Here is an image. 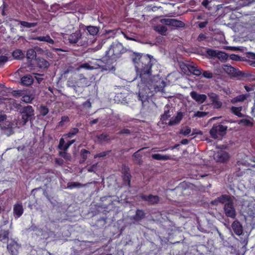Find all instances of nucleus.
I'll return each mask as SVG.
<instances>
[{
    "label": "nucleus",
    "mask_w": 255,
    "mask_h": 255,
    "mask_svg": "<svg viewBox=\"0 0 255 255\" xmlns=\"http://www.w3.org/2000/svg\"><path fill=\"white\" fill-rule=\"evenodd\" d=\"M154 29L162 35H164V33H166L167 30V28L163 25L156 26L155 27Z\"/></svg>",
    "instance_id": "ea45409f"
},
{
    "label": "nucleus",
    "mask_w": 255,
    "mask_h": 255,
    "mask_svg": "<svg viewBox=\"0 0 255 255\" xmlns=\"http://www.w3.org/2000/svg\"><path fill=\"white\" fill-rule=\"evenodd\" d=\"M21 83L25 86H29L33 82V77L30 75H26L21 78Z\"/></svg>",
    "instance_id": "b1692460"
},
{
    "label": "nucleus",
    "mask_w": 255,
    "mask_h": 255,
    "mask_svg": "<svg viewBox=\"0 0 255 255\" xmlns=\"http://www.w3.org/2000/svg\"><path fill=\"white\" fill-rule=\"evenodd\" d=\"M152 158L157 160H172L173 159V158L170 155H162L158 153L152 154Z\"/></svg>",
    "instance_id": "5701e85b"
},
{
    "label": "nucleus",
    "mask_w": 255,
    "mask_h": 255,
    "mask_svg": "<svg viewBox=\"0 0 255 255\" xmlns=\"http://www.w3.org/2000/svg\"><path fill=\"white\" fill-rule=\"evenodd\" d=\"M40 115L43 117L45 116L49 112V109L46 106L41 105L39 108Z\"/></svg>",
    "instance_id": "e433bc0d"
},
{
    "label": "nucleus",
    "mask_w": 255,
    "mask_h": 255,
    "mask_svg": "<svg viewBox=\"0 0 255 255\" xmlns=\"http://www.w3.org/2000/svg\"><path fill=\"white\" fill-rule=\"evenodd\" d=\"M187 68L188 70V71L191 73V74H192L193 72H194V71L195 70V69L196 68V66L195 65H190V64H188L187 65Z\"/></svg>",
    "instance_id": "4d7b16f0"
},
{
    "label": "nucleus",
    "mask_w": 255,
    "mask_h": 255,
    "mask_svg": "<svg viewBox=\"0 0 255 255\" xmlns=\"http://www.w3.org/2000/svg\"><path fill=\"white\" fill-rule=\"evenodd\" d=\"M36 52L32 49H28L26 52V57L28 59H33L36 57Z\"/></svg>",
    "instance_id": "58836bf2"
},
{
    "label": "nucleus",
    "mask_w": 255,
    "mask_h": 255,
    "mask_svg": "<svg viewBox=\"0 0 255 255\" xmlns=\"http://www.w3.org/2000/svg\"><path fill=\"white\" fill-rule=\"evenodd\" d=\"M202 74L201 70L199 69L197 66L196 67L195 70L193 72L192 74L199 76Z\"/></svg>",
    "instance_id": "bf43d9fd"
},
{
    "label": "nucleus",
    "mask_w": 255,
    "mask_h": 255,
    "mask_svg": "<svg viewBox=\"0 0 255 255\" xmlns=\"http://www.w3.org/2000/svg\"><path fill=\"white\" fill-rule=\"evenodd\" d=\"M77 86L78 88H84L89 86V81L88 78L83 75H80L79 78L77 79Z\"/></svg>",
    "instance_id": "a211bd4d"
},
{
    "label": "nucleus",
    "mask_w": 255,
    "mask_h": 255,
    "mask_svg": "<svg viewBox=\"0 0 255 255\" xmlns=\"http://www.w3.org/2000/svg\"><path fill=\"white\" fill-rule=\"evenodd\" d=\"M190 96L198 104H203L207 99V96L205 94H198L196 91H192L190 93Z\"/></svg>",
    "instance_id": "f8f14e48"
},
{
    "label": "nucleus",
    "mask_w": 255,
    "mask_h": 255,
    "mask_svg": "<svg viewBox=\"0 0 255 255\" xmlns=\"http://www.w3.org/2000/svg\"><path fill=\"white\" fill-rule=\"evenodd\" d=\"M24 209L21 202H17L13 206V214L16 218H19L23 214Z\"/></svg>",
    "instance_id": "2eb2a0df"
},
{
    "label": "nucleus",
    "mask_w": 255,
    "mask_h": 255,
    "mask_svg": "<svg viewBox=\"0 0 255 255\" xmlns=\"http://www.w3.org/2000/svg\"><path fill=\"white\" fill-rule=\"evenodd\" d=\"M207 114L208 113L205 112L197 111L196 113H195L193 117L202 118L205 117L207 115Z\"/></svg>",
    "instance_id": "49530a36"
},
{
    "label": "nucleus",
    "mask_w": 255,
    "mask_h": 255,
    "mask_svg": "<svg viewBox=\"0 0 255 255\" xmlns=\"http://www.w3.org/2000/svg\"><path fill=\"white\" fill-rule=\"evenodd\" d=\"M7 6V5L6 4V3L4 1H3L2 4L0 6V7L2 8V11H1L2 15H5V13L4 12V9Z\"/></svg>",
    "instance_id": "69168bd1"
},
{
    "label": "nucleus",
    "mask_w": 255,
    "mask_h": 255,
    "mask_svg": "<svg viewBox=\"0 0 255 255\" xmlns=\"http://www.w3.org/2000/svg\"><path fill=\"white\" fill-rule=\"evenodd\" d=\"M191 131V128L188 126H186L184 128L181 129L180 133L184 135H187L190 133Z\"/></svg>",
    "instance_id": "c03bdc74"
},
{
    "label": "nucleus",
    "mask_w": 255,
    "mask_h": 255,
    "mask_svg": "<svg viewBox=\"0 0 255 255\" xmlns=\"http://www.w3.org/2000/svg\"><path fill=\"white\" fill-rule=\"evenodd\" d=\"M7 249L11 255H17L18 245L16 242L13 241L7 245Z\"/></svg>",
    "instance_id": "f3484780"
},
{
    "label": "nucleus",
    "mask_w": 255,
    "mask_h": 255,
    "mask_svg": "<svg viewBox=\"0 0 255 255\" xmlns=\"http://www.w3.org/2000/svg\"><path fill=\"white\" fill-rule=\"evenodd\" d=\"M224 71L232 77H239L243 76V73L238 69L231 65H225L223 67Z\"/></svg>",
    "instance_id": "0eeeda50"
},
{
    "label": "nucleus",
    "mask_w": 255,
    "mask_h": 255,
    "mask_svg": "<svg viewBox=\"0 0 255 255\" xmlns=\"http://www.w3.org/2000/svg\"><path fill=\"white\" fill-rule=\"evenodd\" d=\"M145 148H146V147L141 148L133 154V160L135 163L138 164L139 165L142 164L143 162V161L142 160V155L140 154H139V152Z\"/></svg>",
    "instance_id": "6ab92c4d"
},
{
    "label": "nucleus",
    "mask_w": 255,
    "mask_h": 255,
    "mask_svg": "<svg viewBox=\"0 0 255 255\" xmlns=\"http://www.w3.org/2000/svg\"><path fill=\"white\" fill-rule=\"evenodd\" d=\"M87 185H88V183L82 184H81L79 182H70L68 183L67 186H68V188L72 189L75 187L80 188V187H86L87 186Z\"/></svg>",
    "instance_id": "7c9ffc66"
},
{
    "label": "nucleus",
    "mask_w": 255,
    "mask_h": 255,
    "mask_svg": "<svg viewBox=\"0 0 255 255\" xmlns=\"http://www.w3.org/2000/svg\"><path fill=\"white\" fill-rule=\"evenodd\" d=\"M36 63L37 66L40 68H47L49 67V63L43 58L38 57L36 59Z\"/></svg>",
    "instance_id": "4be33fe9"
},
{
    "label": "nucleus",
    "mask_w": 255,
    "mask_h": 255,
    "mask_svg": "<svg viewBox=\"0 0 255 255\" xmlns=\"http://www.w3.org/2000/svg\"><path fill=\"white\" fill-rule=\"evenodd\" d=\"M35 39L39 41L47 42L50 44H53L54 43V40L51 38L49 35H47L45 36H37Z\"/></svg>",
    "instance_id": "c85d7f7f"
},
{
    "label": "nucleus",
    "mask_w": 255,
    "mask_h": 255,
    "mask_svg": "<svg viewBox=\"0 0 255 255\" xmlns=\"http://www.w3.org/2000/svg\"><path fill=\"white\" fill-rule=\"evenodd\" d=\"M33 98L34 97L32 95H25L24 92H23V95L22 96L21 100L25 103H30L33 100Z\"/></svg>",
    "instance_id": "4c0bfd02"
},
{
    "label": "nucleus",
    "mask_w": 255,
    "mask_h": 255,
    "mask_svg": "<svg viewBox=\"0 0 255 255\" xmlns=\"http://www.w3.org/2000/svg\"><path fill=\"white\" fill-rule=\"evenodd\" d=\"M8 60V58L7 56L5 55L0 56V67H2Z\"/></svg>",
    "instance_id": "a18cd8bd"
},
{
    "label": "nucleus",
    "mask_w": 255,
    "mask_h": 255,
    "mask_svg": "<svg viewBox=\"0 0 255 255\" xmlns=\"http://www.w3.org/2000/svg\"><path fill=\"white\" fill-rule=\"evenodd\" d=\"M202 75L204 77L210 79L213 77V74L212 72L208 71H205L203 72Z\"/></svg>",
    "instance_id": "3c124183"
},
{
    "label": "nucleus",
    "mask_w": 255,
    "mask_h": 255,
    "mask_svg": "<svg viewBox=\"0 0 255 255\" xmlns=\"http://www.w3.org/2000/svg\"><path fill=\"white\" fill-rule=\"evenodd\" d=\"M169 111H166L164 112V114L162 116L161 118L163 120H166L168 117H170V115H169Z\"/></svg>",
    "instance_id": "052dcab7"
},
{
    "label": "nucleus",
    "mask_w": 255,
    "mask_h": 255,
    "mask_svg": "<svg viewBox=\"0 0 255 255\" xmlns=\"http://www.w3.org/2000/svg\"><path fill=\"white\" fill-rule=\"evenodd\" d=\"M208 24L207 21H201L198 23V26L200 28H203L205 27Z\"/></svg>",
    "instance_id": "680f3d73"
},
{
    "label": "nucleus",
    "mask_w": 255,
    "mask_h": 255,
    "mask_svg": "<svg viewBox=\"0 0 255 255\" xmlns=\"http://www.w3.org/2000/svg\"><path fill=\"white\" fill-rule=\"evenodd\" d=\"M20 25L24 27L31 28L36 26L37 25V22H29L25 21H19Z\"/></svg>",
    "instance_id": "f704fd0d"
},
{
    "label": "nucleus",
    "mask_w": 255,
    "mask_h": 255,
    "mask_svg": "<svg viewBox=\"0 0 255 255\" xmlns=\"http://www.w3.org/2000/svg\"><path fill=\"white\" fill-rule=\"evenodd\" d=\"M23 91L20 90H13L11 92V94L13 96L16 98L22 97L23 95Z\"/></svg>",
    "instance_id": "37998d69"
},
{
    "label": "nucleus",
    "mask_w": 255,
    "mask_h": 255,
    "mask_svg": "<svg viewBox=\"0 0 255 255\" xmlns=\"http://www.w3.org/2000/svg\"><path fill=\"white\" fill-rule=\"evenodd\" d=\"M179 145L178 144H175L174 146H170L168 148L165 149L163 151H165V150H167L168 149L173 150L174 149L176 148L178 146H179Z\"/></svg>",
    "instance_id": "774afa93"
},
{
    "label": "nucleus",
    "mask_w": 255,
    "mask_h": 255,
    "mask_svg": "<svg viewBox=\"0 0 255 255\" xmlns=\"http://www.w3.org/2000/svg\"><path fill=\"white\" fill-rule=\"evenodd\" d=\"M206 38H207V36L205 34H204L203 33H200L198 35V36L197 38V40L199 42H201V41L205 40Z\"/></svg>",
    "instance_id": "6e6d98bb"
},
{
    "label": "nucleus",
    "mask_w": 255,
    "mask_h": 255,
    "mask_svg": "<svg viewBox=\"0 0 255 255\" xmlns=\"http://www.w3.org/2000/svg\"><path fill=\"white\" fill-rule=\"evenodd\" d=\"M227 130V127L222 125H214L209 131L210 134L212 138L217 139L219 136H221L226 133Z\"/></svg>",
    "instance_id": "7ed1b4c3"
},
{
    "label": "nucleus",
    "mask_w": 255,
    "mask_h": 255,
    "mask_svg": "<svg viewBox=\"0 0 255 255\" xmlns=\"http://www.w3.org/2000/svg\"><path fill=\"white\" fill-rule=\"evenodd\" d=\"M82 37V33L80 30H77L70 34L65 33L63 35L65 40L68 41L71 44H75L78 42Z\"/></svg>",
    "instance_id": "423d86ee"
},
{
    "label": "nucleus",
    "mask_w": 255,
    "mask_h": 255,
    "mask_svg": "<svg viewBox=\"0 0 255 255\" xmlns=\"http://www.w3.org/2000/svg\"><path fill=\"white\" fill-rule=\"evenodd\" d=\"M86 29L90 35L95 36L99 32L100 27L99 26L89 25L86 26Z\"/></svg>",
    "instance_id": "393cba45"
},
{
    "label": "nucleus",
    "mask_w": 255,
    "mask_h": 255,
    "mask_svg": "<svg viewBox=\"0 0 255 255\" xmlns=\"http://www.w3.org/2000/svg\"><path fill=\"white\" fill-rule=\"evenodd\" d=\"M242 110V107H236L233 106L231 108V112L233 113L235 115L240 118H242L244 117V114L241 113Z\"/></svg>",
    "instance_id": "bb28decb"
},
{
    "label": "nucleus",
    "mask_w": 255,
    "mask_h": 255,
    "mask_svg": "<svg viewBox=\"0 0 255 255\" xmlns=\"http://www.w3.org/2000/svg\"><path fill=\"white\" fill-rule=\"evenodd\" d=\"M124 49L123 45L119 42L113 43L106 51L105 55L103 57V61L106 62L108 68L112 65L114 61L117 60L121 54L124 53Z\"/></svg>",
    "instance_id": "f03ea898"
},
{
    "label": "nucleus",
    "mask_w": 255,
    "mask_h": 255,
    "mask_svg": "<svg viewBox=\"0 0 255 255\" xmlns=\"http://www.w3.org/2000/svg\"><path fill=\"white\" fill-rule=\"evenodd\" d=\"M232 228L234 232L238 236L243 234V228L242 224L238 220L234 221L232 224Z\"/></svg>",
    "instance_id": "4468645a"
},
{
    "label": "nucleus",
    "mask_w": 255,
    "mask_h": 255,
    "mask_svg": "<svg viewBox=\"0 0 255 255\" xmlns=\"http://www.w3.org/2000/svg\"><path fill=\"white\" fill-rule=\"evenodd\" d=\"M90 154V152L86 149H82L80 151V155L82 158V162H84L88 158V155Z\"/></svg>",
    "instance_id": "72a5a7b5"
},
{
    "label": "nucleus",
    "mask_w": 255,
    "mask_h": 255,
    "mask_svg": "<svg viewBox=\"0 0 255 255\" xmlns=\"http://www.w3.org/2000/svg\"><path fill=\"white\" fill-rule=\"evenodd\" d=\"M230 59L235 61H238L240 59V56L238 55L233 54L230 55Z\"/></svg>",
    "instance_id": "e2e57ef3"
},
{
    "label": "nucleus",
    "mask_w": 255,
    "mask_h": 255,
    "mask_svg": "<svg viewBox=\"0 0 255 255\" xmlns=\"http://www.w3.org/2000/svg\"><path fill=\"white\" fill-rule=\"evenodd\" d=\"M141 199L143 200L149 202L151 204H156L159 201V197L157 195H153L149 194L147 196L144 194H142L140 196Z\"/></svg>",
    "instance_id": "ddd939ff"
},
{
    "label": "nucleus",
    "mask_w": 255,
    "mask_h": 255,
    "mask_svg": "<svg viewBox=\"0 0 255 255\" xmlns=\"http://www.w3.org/2000/svg\"><path fill=\"white\" fill-rule=\"evenodd\" d=\"M239 124H243L244 126L252 127L254 125V123L251 122L250 120L247 119H243L240 120L238 122Z\"/></svg>",
    "instance_id": "c9c22d12"
},
{
    "label": "nucleus",
    "mask_w": 255,
    "mask_h": 255,
    "mask_svg": "<svg viewBox=\"0 0 255 255\" xmlns=\"http://www.w3.org/2000/svg\"><path fill=\"white\" fill-rule=\"evenodd\" d=\"M218 200L219 201V203H226V202H229L230 201H232L231 199V197L226 194L222 195L220 197H218Z\"/></svg>",
    "instance_id": "473e14b6"
},
{
    "label": "nucleus",
    "mask_w": 255,
    "mask_h": 255,
    "mask_svg": "<svg viewBox=\"0 0 255 255\" xmlns=\"http://www.w3.org/2000/svg\"><path fill=\"white\" fill-rule=\"evenodd\" d=\"M183 114L182 112H178L175 117H173L172 119L169 122V125L173 126L179 123L183 119Z\"/></svg>",
    "instance_id": "412c9836"
},
{
    "label": "nucleus",
    "mask_w": 255,
    "mask_h": 255,
    "mask_svg": "<svg viewBox=\"0 0 255 255\" xmlns=\"http://www.w3.org/2000/svg\"><path fill=\"white\" fill-rule=\"evenodd\" d=\"M131 131L128 128H123L121 129L119 132V134H130Z\"/></svg>",
    "instance_id": "5fc2aeb1"
},
{
    "label": "nucleus",
    "mask_w": 255,
    "mask_h": 255,
    "mask_svg": "<svg viewBox=\"0 0 255 255\" xmlns=\"http://www.w3.org/2000/svg\"><path fill=\"white\" fill-rule=\"evenodd\" d=\"M206 53L208 55L213 57L220 58V55H224V58L227 57V54L226 53L221 51L217 52L216 50L212 49H208Z\"/></svg>",
    "instance_id": "aec40b11"
},
{
    "label": "nucleus",
    "mask_w": 255,
    "mask_h": 255,
    "mask_svg": "<svg viewBox=\"0 0 255 255\" xmlns=\"http://www.w3.org/2000/svg\"><path fill=\"white\" fill-rule=\"evenodd\" d=\"M66 143H65V141L63 138L61 137L60 139L59 143L58 145V148L60 150H64V149L65 148V144Z\"/></svg>",
    "instance_id": "8fccbe9b"
},
{
    "label": "nucleus",
    "mask_w": 255,
    "mask_h": 255,
    "mask_svg": "<svg viewBox=\"0 0 255 255\" xmlns=\"http://www.w3.org/2000/svg\"><path fill=\"white\" fill-rule=\"evenodd\" d=\"M214 158L217 162L224 163L229 160L230 156L228 152L220 150L214 154Z\"/></svg>",
    "instance_id": "9d476101"
},
{
    "label": "nucleus",
    "mask_w": 255,
    "mask_h": 255,
    "mask_svg": "<svg viewBox=\"0 0 255 255\" xmlns=\"http://www.w3.org/2000/svg\"><path fill=\"white\" fill-rule=\"evenodd\" d=\"M208 96L211 100L212 105L214 109H218L222 107L223 104L219 100V96L218 95L214 93H211L208 94Z\"/></svg>",
    "instance_id": "9b49d317"
},
{
    "label": "nucleus",
    "mask_w": 255,
    "mask_h": 255,
    "mask_svg": "<svg viewBox=\"0 0 255 255\" xmlns=\"http://www.w3.org/2000/svg\"><path fill=\"white\" fill-rule=\"evenodd\" d=\"M145 213L142 209H137L135 211V214L131 216L130 219L135 222H140L145 218Z\"/></svg>",
    "instance_id": "dca6fc26"
},
{
    "label": "nucleus",
    "mask_w": 255,
    "mask_h": 255,
    "mask_svg": "<svg viewBox=\"0 0 255 255\" xmlns=\"http://www.w3.org/2000/svg\"><path fill=\"white\" fill-rule=\"evenodd\" d=\"M6 119V116L2 112H0V123L4 121Z\"/></svg>",
    "instance_id": "0e129e2a"
},
{
    "label": "nucleus",
    "mask_w": 255,
    "mask_h": 255,
    "mask_svg": "<svg viewBox=\"0 0 255 255\" xmlns=\"http://www.w3.org/2000/svg\"><path fill=\"white\" fill-rule=\"evenodd\" d=\"M69 122L70 119L68 116H62L61 121L57 124V127H62L65 123H68Z\"/></svg>",
    "instance_id": "79ce46f5"
},
{
    "label": "nucleus",
    "mask_w": 255,
    "mask_h": 255,
    "mask_svg": "<svg viewBox=\"0 0 255 255\" xmlns=\"http://www.w3.org/2000/svg\"><path fill=\"white\" fill-rule=\"evenodd\" d=\"M76 141L75 139H72L71 140H69L66 144H65V148L64 149V151H66L68 149V148L71 146L72 144H73Z\"/></svg>",
    "instance_id": "864d4df0"
},
{
    "label": "nucleus",
    "mask_w": 255,
    "mask_h": 255,
    "mask_svg": "<svg viewBox=\"0 0 255 255\" xmlns=\"http://www.w3.org/2000/svg\"><path fill=\"white\" fill-rule=\"evenodd\" d=\"M110 152V151H104L100 152L99 153L96 154L94 156V158H97L98 157H104L107 156L108 153Z\"/></svg>",
    "instance_id": "09e8293b"
},
{
    "label": "nucleus",
    "mask_w": 255,
    "mask_h": 255,
    "mask_svg": "<svg viewBox=\"0 0 255 255\" xmlns=\"http://www.w3.org/2000/svg\"><path fill=\"white\" fill-rule=\"evenodd\" d=\"M224 210L227 217L232 219L236 218L237 214L233 201H230L225 204Z\"/></svg>",
    "instance_id": "1a4fd4ad"
},
{
    "label": "nucleus",
    "mask_w": 255,
    "mask_h": 255,
    "mask_svg": "<svg viewBox=\"0 0 255 255\" xmlns=\"http://www.w3.org/2000/svg\"><path fill=\"white\" fill-rule=\"evenodd\" d=\"M9 232L8 230H1L0 231V241L4 242L8 239Z\"/></svg>",
    "instance_id": "c756f323"
},
{
    "label": "nucleus",
    "mask_w": 255,
    "mask_h": 255,
    "mask_svg": "<svg viewBox=\"0 0 255 255\" xmlns=\"http://www.w3.org/2000/svg\"><path fill=\"white\" fill-rule=\"evenodd\" d=\"M156 60L153 56L148 54L135 53L133 58L136 76L141 80L138 86L139 87L138 97L141 101H143L144 95L141 91V88L147 87L150 84L151 77L152 75V68L156 62Z\"/></svg>",
    "instance_id": "f257e3e1"
},
{
    "label": "nucleus",
    "mask_w": 255,
    "mask_h": 255,
    "mask_svg": "<svg viewBox=\"0 0 255 255\" xmlns=\"http://www.w3.org/2000/svg\"><path fill=\"white\" fill-rule=\"evenodd\" d=\"M159 82L162 85H160V87H158V85H156L154 88L155 89H157V91H162L165 86V82L163 80L160 81Z\"/></svg>",
    "instance_id": "603ef678"
},
{
    "label": "nucleus",
    "mask_w": 255,
    "mask_h": 255,
    "mask_svg": "<svg viewBox=\"0 0 255 255\" xmlns=\"http://www.w3.org/2000/svg\"><path fill=\"white\" fill-rule=\"evenodd\" d=\"M98 139L101 141H105L109 140V135L107 133H101L97 135Z\"/></svg>",
    "instance_id": "a19ab883"
},
{
    "label": "nucleus",
    "mask_w": 255,
    "mask_h": 255,
    "mask_svg": "<svg viewBox=\"0 0 255 255\" xmlns=\"http://www.w3.org/2000/svg\"><path fill=\"white\" fill-rule=\"evenodd\" d=\"M79 131V129L77 128H72L67 133L64 134V136L68 138H72L76 134H77Z\"/></svg>",
    "instance_id": "2f4dec72"
},
{
    "label": "nucleus",
    "mask_w": 255,
    "mask_h": 255,
    "mask_svg": "<svg viewBox=\"0 0 255 255\" xmlns=\"http://www.w3.org/2000/svg\"><path fill=\"white\" fill-rule=\"evenodd\" d=\"M121 173L124 185L128 186V187H130L131 175L130 174L129 168L126 165H123Z\"/></svg>",
    "instance_id": "39448f33"
},
{
    "label": "nucleus",
    "mask_w": 255,
    "mask_h": 255,
    "mask_svg": "<svg viewBox=\"0 0 255 255\" xmlns=\"http://www.w3.org/2000/svg\"><path fill=\"white\" fill-rule=\"evenodd\" d=\"M247 98V95L245 94L240 95L235 98L236 101L237 102H243Z\"/></svg>",
    "instance_id": "de8ad7c7"
},
{
    "label": "nucleus",
    "mask_w": 255,
    "mask_h": 255,
    "mask_svg": "<svg viewBox=\"0 0 255 255\" xmlns=\"http://www.w3.org/2000/svg\"><path fill=\"white\" fill-rule=\"evenodd\" d=\"M77 79L70 78L67 81V86L69 87L72 88L76 92L77 91L78 87L77 86Z\"/></svg>",
    "instance_id": "cd10ccee"
},
{
    "label": "nucleus",
    "mask_w": 255,
    "mask_h": 255,
    "mask_svg": "<svg viewBox=\"0 0 255 255\" xmlns=\"http://www.w3.org/2000/svg\"><path fill=\"white\" fill-rule=\"evenodd\" d=\"M43 75L39 74H36V75L35 76V78L38 83H40L43 80V78L42 76Z\"/></svg>",
    "instance_id": "13d9d810"
},
{
    "label": "nucleus",
    "mask_w": 255,
    "mask_h": 255,
    "mask_svg": "<svg viewBox=\"0 0 255 255\" xmlns=\"http://www.w3.org/2000/svg\"><path fill=\"white\" fill-rule=\"evenodd\" d=\"M20 112L22 114V120L24 124L28 121H31L34 116V110L31 106L22 107Z\"/></svg>",
    "instance_id": "20e7f679"
},
{
    "label": "nucleus",
    "mask_w": 255,
    "mask_h": 255,
    "mask_svg": "<svg viewBox=\"0 0 255 255\" xmlns=\"http://www.w3.org/2000/svg\"><path fill=\"white\" fill-rule=\"evenodd\" d=\"M210 1L209 0H203L202 2V5L206 8H207Z\"/></svg>",
    "instance_id": "338daca9"
},
{
    "label": "nucleus",
    "mask_w": 255,
    "mask_h": 255,
    "mask_svg": "<svg viewBox=\"0 0 255 255\" xmlns=\"http://www.w3.org/2000/svg\"><path fill=\"white\" fill-rule=\"evenodd\" d=\"M24 52L20 49H15L12 53V56L14 59L20 60L24 57Z\"/></svg>",
    "instance_id": "a878e982"
},
{
    "label": "nucleus",
    "mask_w": 255,
    "mask_h": 255,
    "mask_svg": "<svg viewBox=\"0 0 255 255\" xmlns=\"http://www.w3.org/2000/svg\"><path fill=\"white\" fill-rule=\"evenodd\" d=\"M160 22L166 25L176 27H184L185 23L179 20L174 18H162L160 20Z\"/></svg>",
    "instance_id": "6e6552de"
}]
</instances>
